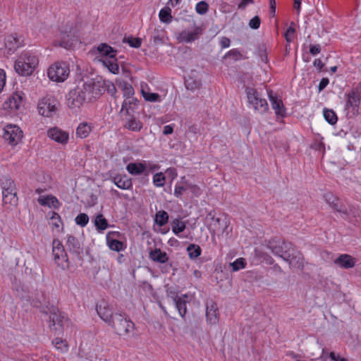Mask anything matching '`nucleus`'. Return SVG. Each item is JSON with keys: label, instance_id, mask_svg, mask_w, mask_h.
Returning <instances> with one entry per match:
<instances>
[{"label": "nucleus", "instance_id": "1", "mask_svg": "<svg viewBox=\"0 0 361 361\" xmlns=\"http://www.w3.org/2000/svg\"><path fill=\"white\" fill-rule=\"evenodd\" d=\"M39 60L37 56L33 54L24 51L16 61L15 71L20 75H30L38 65Z\"/></svg>", "mask_w": 361, "mask_h": 361}, {"label": "nucleus", "instance_id": "2", "mask_svg": "<svg viewBox=\"0 0 361 361\" xmlns=\"http://www.w3.org/2000/svg\"><path fill=\"white\" fill-rule=\"evenodd\" d=\"M0 185L2 190V201L4 205L15 207L18 204L17 188L14 180L6 176L0 177Z\"/></svg>", "mask_w": 361, "mask_h": 361}, {"label": "nucleus", "instance_id": "3", "mask_svg": "<svg viewBox=\"0 0 361 361\" xmlns=\"http://www.w3.org/2000/svg\"><path fill=\"white\" fill-rule=\"evenodd\" d=\"M115 332L119 336H126L134 329V323L126 314L116 312L110 323Z\"/></svg>", "mask_w": 361, "mask_h": 361}, {"label": "nucleus", "instance_id": "4", "mask_svg": "<svg viewBox=\"0 0 361 361\" xmlns=\"http://www.w3.org/2000/svg\"><path fill=\"white\" fill-rule=\"evenodd\" d=\"M67 100L68 106L71 109L80 108L86 100H88V95L82 80L69 92Z\"/></svg>", "mask_w": 361, "mask_h": 361}, {"label": "nucleus", "instance_id": "5", "mask_svg": "<svg viewBox=\"0 0 361 361\" xmlns=\"http://www.w3.org/2000/svg\"><path fill=\"white\" fill-rule=\"evenodd\" d=\"M82 81L88 95V101L99 97L106 91V81L102 78H87Z\"/></svg>", "mask_w": 361, "mask_h": 361}, {"label": "nucleus", "instance_id": "6", "mask_svg": "<svg viewBox=\"0 0 361 361\" xmlns=\"http://www.w3.org/2000/svg\"><path fill=\"white\" fill-rule=\"evenodd\" d=\"M281 257L295 268L303 269V257L300 251L290 243H287Z\"/></svg>", "mask_w": 361, "mask_h": 361}, {"label": "nucleus", "instance_id": "7", "mask_svg": "<svg viewBox=\"0 0 361 361\" xmlns=\"http://www.w3.org/2000/svg\"><path fill=\"white\" fill-rule=\"evenodd\" d=\"M70 73L68 65L65 62H56L47 71L49 78L54 82H61L67 79Z\"/></svg>", "mask_w": 361, "mask_h": 361}, {"label": "nucleus", "instance_id": "8", "mask_svg": "<svg viewBox=\"0 0 361 361\" xmlns=\"http://www.w3.org/2000/svg\"><path fill=\"white\" fill-rule=\"evenodd\" d=\"M52 253L54 259L57 266L65 270L69 268V261L63 245L58 239L52 243Z\"/></svg>", "mask_w": 361, "mask_h": 361}, {"label": "nucleus", "instance_id": "9", "mask_svg": "<svg viewBox=\"0 0 361 361\" xmlns=\"http://www.w3.org/2000/svg\"><path fill=\"white\" fill-rule=\"evenodd\" d=\"M65 30L60 31V39L54 41V45L66 49H71L76 42L77 39L73 32L72 25H66Z\"/></svg>", "mask_w": 361, "mask_h": 361}, {"label": "nucleus", "instance_id": "10", "mask_svg": "<svg viewBox=\"0 0 361 361\" xmlns=\"http://www.w3.org/2000/svg\"><path fill=\"white\" fill-rule=\"evenodd\" d=\"M57 101L54 97L44 98L38 104V111L44 116H51L57 111Z\"/></svg>", "mask_w": 361, "mask_h": 361}, {"label": "nucleus", "instance_id": "11", "mask_svg": "<svg viewBox=\"0 0 361 361\" xmlns=\"http://www.w3.org/2000/svg\"><path fill=\"white\" fill-rule=\"evenodd\" d=\"M23 137L20 128L15 125H8L4 128L3 137L10 145H16Z\"/></svg>", "mask_w": 361, "mask_h": 361}, {"label": "nucleus", "instance_id": "12", "mask_svg": "<svg viewBox=\"0 0 361 361\" xmlns=\"http://www.w3.org/2000/svg\"><path fill=\"white\" fill-rule=\"evenodd\" d=\"M64 317L59 312V310L53 307L52 311L49 315V327L51 330L57 331H61L63 325Z\"/></svg>", "mask_w": 361, "mask_h": 361}, {"label": "nucleus", "instance_id": "13", "mask_svg": "<svg viewBox=\"0 0 361 361\" xmlns=\"http://www.w3.org/2000/svg\"><path fill=\"white\" fill-rule=\"evenodd\" d=\"M23 45V40L16 33L8 35L5 39V47L8 50V54H13Z\"/></svg>", "mask_w": 361, "mask_h": 361}, {"label": "nucleus", "instance_id": "14", "mask_svg": "<svg viewBox=\"0 0 361 361\" xmlns=\"http://www.w3.org/2000/svg\"><path fill=\"white\" fill-rule=\"evenodd\" d=\"M47 135L51 140L62 145L66 144L69 139L68 133L57 127L50 128L47 131Z\"/></svg>", "mask_w": 361, "mask_h": 361}, {"label": "nucleus", "instance_id": "15", "mask_svg": "<svg viewBox=\"0 0 361 361\" xmlns=\"http://www.w3.org/2000/svg\"><path fill=\"white\" fill-rule=\"evenodd\" d=\"M357 259L348 254H341L336 259L334 264L340 268L349 269L355 266Z\"/></svg>", "mask_w": 361, "mask_h": 361}, {"label": "nucleus", "instance_id": "16", "mask_svg": "<svg viewBox=\"0 0 361 361\" xmlns=\"http://www.w3.org/2000/svg\"><path fill=\"white\" fill-rule=\"evenodd\" d=\"M96 310L99 317L109 325L113 320L114 313L108 307L107 303L102 302L99 305H97Z\"/></svg>", "mask_w": 361, "mask_h": 361}, {"label": "nucleus", "instance_id": "17", "mask_svg": "<svg viewBox=\"0 0 361 361\" xmlns=\"http://www.w3.org/2000/svg\"><path fill=\"white\" fill-rule=\"evenodd\" d=\"M202 34V29L200 27H195L193 31H182L178 37L180 42L190 43L197 39Z\"/></svg>", "mask_w": 361, "mask_h": 361}, {"label": "nucleus", "instance_id": "18", "mask_svg": "<svg viewBox=\"0 0 361 361\" xmlns=\"http://www.w3.org/2000/svg\"><path fill=\"white\" fill-rule=\"evenodd\" d=\"M286 244L287 242L274 238L269 241L267 247L273 254L281 257Z\"/></svg>", "mask_w": 361, "mask_h": 361}, {"label": "nucleus", "instance_id": "19", "mask_svg": "<svg viewBox=\"0 0 361 361\" xmlns=\"http://www.w3.org/2000/svg\"><path fill=\"white\" fill-rule=\"evenodd\" d=\"M172 298L180 315L182 317H184L187 313L186 304L188 302V295L185 294L182 295L181 296L175 295L174 296H172Z\"/></svg>", "mask_w": 361, "mask_h": 361}, {"label": "nucleus", "instance_id": "20", "mask_svg": "<svg viewBox=\"0 0 361 361\" xmlns=\"http://www.w3.org/2000/svg\"><path fill=\"white\" fill-rule=\"evenodd\" d=\"M218 308L214 302H211L210 303H207L206 308V317L207 320L211 324H215L219 321L218 317Z\"/></svg>", "mask_w": 361, "mask_h": 361}, {"label": "nucleus", "instance_id": "21", "mask_svg": "<svg viewBox=\"0 0 361 361\" xmlns=\"http://www.w3.org/2000/svg\"><path fill=\"white\" fill-rule=\"evenodd\" d=\"M341 214L344 215V219L353 221L360 216L361 212L357 207L349 205L348 208L344 206L341 209Z\"/></svg>", "mask_w": 361, "mask_h": 361}, {"label": "nucleus", "instance_id": "22", "mask_svg": "<svg viewBox=\"0 0 361 361\" xmlns=\"http://www.w3.org/2000/svg\"><path fill=\"white\" fill-rule=\"evenodd\" d=\"M269 100L271 104L272 109L275 111L278 116L283 117L286 114V109L281 99H278L276 97L272 94V92H269Z\"/></svg>", "mask_w": 361, "mask_h": 361}, {"label": "nucleus", "instance_id": "23", "mask_svg": "<svg viewBox=\"0 0 361 361\" xmlns=\"http://www.w3.org/2000/svg\"><path fill=\"white\" fill-rule=\"evenodd\" d=\"M113 182L119 188L129 190L132 188L133 183L130 178L126 174H118L113 178Z\"/></svg>", "mask_w": 361, "mask_h": 361}, {"label": "nucleus", "instance_id": "24", "mask_svg": "<svg viewBox=\"0 0 361 361\" xmlns=\"http://www.w3.org/2000/svg\"><path fill=\"white\" fill-rule=\"evenodd\" d=\"M149 257L151 260L161 264H164L169 261L168 255L166 252H162L160 248L150 250Z\"/></svg>", "mask_w": 361, "mask_h": 361}, {"label": "nucleus", "instance_id": "25", "mask_svg": "<svg viewBox=\"0 0 361 361\" xmlns=\"http://www.w3.org/2000/svg\"><path fill=\"white\" fill-rule=\"evenodd\" d=\"M360 97L357 90H352L348 94V100L345 106L347 109L352 108L353 110L359 107Z\"/></svg>", "mask_w": 361, "mask_h": 361}, {"label": "nucleus", "instance_id": "26", "mask_svg": "<svg viewBox=\"0 0 361 361\" xmlns=\"http://www.w3.org/2000/svg\"><path fill=\"white\" fill-rule=\"evenodd\" d=\"M324 197L325 201L331 209L338 213H341L342 208L344 207V205L339 202V200L337 197L334 196L331 193H326Z\"/></svg>", "mask_w": 361, "mask_h": 361}, {"label": "nucleus", "instance_id": "27", "mask_svg": "<svg viewBox=\"0 0 361 361\" xmlns=\"http://www.w3.org/2000/svg\"><path fill=\"white\" fill-rule=\"evenodd\" d=\"M97 52L104 56H108L109 59H115L117 51L106 43H102L97 47Z\"/></svg>", "mask_w": 361, "mask_h": 361}, {"label": "nucleus", "instance_id": "28", "mask_svg": "<svg viewBox=\"0 0 361 361\" xmlns=\"http://www.w3.org/2000/svg\"><path fill=\"white\" fill-rule=\"evenodd\" d=\"M22 101L23 97L18 93H14L5 102V108L18 110L20 108Z\"/></svg>", "mask_w": 361, "mask_h": 361}, {"label": "nucleus", "instance_id": "29", "mask_svg": "<svg viewBox=\"0 0 361 361\" xmlns=\"http://www.w3.org/2000/svg\"><path fill=\"white\" fill-rule=\"evenodd\" d=\"M67 247L71 252L76 255L77 256H80V253L82 252L80 244L78 240L73 235H68L67 240Z\"/></svg>", "mask_w": 361, "mask_h": 361}, {"label": "nucleus", "instance_id": "30", "mask_svg": "<svg viewBox=\"0 0 361 361\" xmlns=\"http://www.w3.org/2000/svg\"><path fill=\"white\" fill-rule=\"evenodd\" d=\"M93 222L98 232H102L109 226L108 221L102 214H97Z\"/></svg>", "mask_w": 361, "mask_h": 361}, {"label": "nucleus", "instance_id": "31", "mask_svg": "<svg viewBox=\"0 0 361 361\" xmlns=\"http://www.w3.org/2000/svg\"><path fill=\"white\" fill-rule=\"evenodd\" d=\"M124 127L128 130L135 132H139L142 128V123L134 116H131V117L129 119H128L125 123Z\"/></svg>", "mask_w": 361, "mask_h": 361}, {"label": "nucleus", "instance_id": "32", "mask_svg": "<svg viewBox=\"0 0 361 361\" xmlns=\"http://www.w3.org/2000/svg\"><path fill=\"white\" fill-rule=\"evenodd\" d=\"M245 92L247 97L248 102L250 104L253 106V107L255 109V106L258 104L259 100L261 99V97L259 95V93L255 88L252 87H246Z\"/></svg>", "mask_w": 361, "mask_h": 361}, {"label": "nucleus", "instance_id": "33", "mask_svg": "<svg viewBox=\"0 0 361 361\" xmlns=\"http://www.w3.org/2000/svg\"><path fill=\"white\" fill-rule=\"evenodd\" d=\"M126 169L132 175H140L144 172L146 166L142 163H130L127 165Z\"/></svg>", "mask_w": 361, "mask_h": 361}, {"label": "nucleus", "instance_id": "34", "mask_svg": "<svg viewBox=\"0 0 361 361\" xmlns=\"http://www.w3.org/2000/svg\"><path fill=\"white\" fill-rule=\"evenodd\" d=\"M205 220H206V221H208L210 223L209 229L213 227L214 232H215L217 229H219L217 226L220 224L221 219L219 218H216L215 216L214 211L209 212L207 214V215L205 218Z\"/></svg>", "mask_w": 361, "mask_h": 361}, {"label": "nucleus", "instance_id": "35", "mask_svg": "<svg viewBox=\"0 0 361 361\" xmlns=\"http://www.w3.org/2000/svg\"><path fill=\"white\" fill-rule=\"evenodd\" d=\"M169 214L164 210H160L155 214L154 221L159 226H163L169 221Z\"/></svg>", "mask_w": 361, "mask_h": 361}, {"label": "nucleus", "instance_id": "36", "mask_svg": "<svg viewBox=\"0 0 361 361\" xmlns=\"http://www.w3.org/2000/svg\"><path fill=\"white\" fill-rule=\"evenodd\" d=\"M138 100L136 98L133 97H130V99H125L122 104L121 112L123 111H126V114L127 115L130 114V110H133L132 105L137 106L138 103Z\"/></svg>", "mask_w": 361, "mask_h": 361}, {"label": "nucleus", "instance_id": "37", "mask_svg": "<svg viewBox=\"0 0 361 361\" xmlns=\"http://www.w3.org/2000/svg\"><path fill=\"white\" fill-rule=\"evenodd\" d=\"M187 251L188 252L189 257L191 259H197L202 253L201 247L196 244H190L187 247Z\"/></svg>", "mask_w": 361, "mask_h": 361}, {"label": "nucleus", "instance_id": "38", "mask_svg": "<svg viewBox=\"0 0 361 361\" xmlns=\"http://www.w3.org/2000/svg\"><path fill=\"white\" fill-rule=\"evenodd\" d=\"M171 226L173 233L176 235H178V234L183 232L186 228L185 222L179 219H173L171 222Z\"/></svg>", "mask_w": 361, "mask_h": 361}, {"label": "nucleus", "instance_id": "39", "mask_svg": "<svg viewBox=\"0 0 361 361\" xmlns=\"http://www.w3.org/2000/svg\"><path fill=\"white\" fill-rule=\"evenodd\" d=\"M323 115L325 120L331 125H334L338 121V117L336 113L329 109L324 108L323 110Z\"/></svg>", "mask_w": 361, "mask_h": 361}, {"label": "nucleus", "instance_id": "40", "mask_svg": "<svg viewBox=\"0 0 361 361\" xmlns=\"http://www.w3.org/2000/svg\"><path fill=\"white\" fill-rule=\"evenodd\" d=\"M116 61L117 59L116 58L112 59H109L103 61V63L111 73L118 74L119 72V66Z\"/></svg>", "mask_w": 361, "mask_h": 361}, {"label": "nucleus", "instance_id": "41", "mask_svg": "<svg viewBox=\"0 0 361 361\" xmlns=\"http://www.w3.org/2000/svg\"><path fill=\"white\" fill-rule=\"evenodd\" d=\"M38 202L42 206L51 207L52 205L54 207H56L55 204H59L58 200L52 195L47 197L41 196L38 198Z\"/></svg>", "mask_w": 361, "mask_h": 361}, {"label": "nucleus", "instance_id": "42", "mask_svg": "<svg viewBox=\"0 0 361 361\" xmlns=\"http://www.w3.org/2000/svg\"><path fill=\"white\" fill-rule=\"evenodd\" d=\"M160 20L164 23H169L172 20L171 10L169 7H165L159 11Z\"/></svg>", "mask_w": 361, "mask_h": 361}, {"label": "nucleus", "instance_id": "43", "mask_svg": "<svg viewBox=\"0 0 361 361\" xmlns=\"http://www.w3.org/2000/svg\"><path fill=\"white\" fill-rule=\"evenodd\" d=\"M90 127L87 123H80L76 129V135L80 138H85L90 133Z\"/></svg>", "mask_w": 361, "mask_h": 361}, {"label": "nucleus", "instance_id": "44", "mask_svg": "<svg viewBox=\"0 0 361 361\" xmlns=\"http://www.w3.org/2000/svg\"><path fill=\"white\" fill-rule=\"evenodd\" d=\"M119 86L123 90V96L125 97L130 99V97H133L135 92L133 86L127 82H123V83H121Z\"/></svg>", "mask_w": 361, "mask_h": 361}, {"label": "nucleus", "instance_id": "45", "mask_svg": "<svg viewBox=\"0 0 361 361\" xmlns=\"http://www.w3.org/2000/svg\"><path fill=\"white\" fill-rule=\"evenodd\" d=\"M52 343L55 345V347L58 350H60L62 353L68 351V342L66 340H63L59 338H56Z\"/></svg>", "mask_w": 361, "mask_h": 361}, {"label": "nucleus", "instance_id": "46", "mask_svg": "<svg viewBox=\"0 0 361 361\" xmlns=\"http://www.w3.org/2000/svg\"><path fill=\"white\" fill-rule=\"evenodd\" d=\"M108 245L109 248L114 251L120 252L124 249L123 243L118 240L112 239L108 240Z\"/></svg>", "mask_w": 361, "mask_h": 361}, {"label": "nucleus", "instance_id": "47", "mask_svg": "<svg viewBox=\"0 0 361 361\" xmlns=\"http://www.w3.org/2000/svg\"><path fill=\"white\" fill-rule=\"evenodd\" d=\"M245 259L242 257H240L233 262L230 263V267H231L233 271H239L240 269L245 268Z\"/></svg>", "mask_w": 361, "mask_h": 361}, {"label": "nucleus", "instance_id": "48", "mask_svg": "<svg viewBox=\"0 0 361 361\" xmlns=\"http://www.w3.org/2000/svg\"><path fill=\"white\" fill-rule=\"evenodd\" d=\"M123 42L128 43L131 47L139 48L141 46L142 39L139 37H124Z\"/></svg>", "mask_w": 361, "mask_h": 361}, {"label": "nucleus", "instance_id": "49", "mask_svg": "<svg viewBox=\"0 0 361 361\" xmlns=\"http://www.w3.org/2000/svg\"><path fill=\"white\" fill-rule=\"evenodd\" d=\"M75 221L77 225L84 227L89 222V216L85 213H80L75 217Z\"/></svg>", "mask_w": 361, "mask_h": 361}, {"label": "nucleus", "instance_id": "50", "mask_svg": "<svg viewBox=\"0 0 361 361\" xmlns=\"http://www.w3.org/2000/svg\"><path fill=\"white\" fill-rule=\"evenodd\" d=\"M195 11L200 15H204L209 11V4L205 1H200L195 6Z\"/></svg>", "mask_w": 361, "mask_h": 361}, {"label": "nucleus", "instance_id": "51", "mask_svg": "<svg viewBox=\"0 0 361 361\" xmlns=\"http://www.w3.org/2000/svg\"><path fill=\"white\" fill-rule=\"evenodd\" d=\"M153 183L157 187L164 186L165 183V176L162 173H157L153 177Z\"/></svg>", "mask_w": 361, "mask_h": 361}, {"label": "nucleus", "instance_id": "52", "mask_svg": "<svg viewBox=\"0 0 361 361\" xmlns=\"http://www.w3.org/2000/svg\"><path fill=\"white\" fill-rule=\"evenodd\" d=\"M185 84L186 88L190 90L199 89L201 85L200 82L197 81L192 78H190L189 80H185Z\"/></svg>", "mask_w": 361, "mask_h": 361}, {"label": "nucleus", "instance_id": "53", "mask_svg": "<svg viewBox=\"0 0 361 361\" xmlns=\"http://www.w3.org/2000/svg\"><path fill=\"white\" fill-rule=\"evenodd\" d=\"M143 97L146 101L148 102H157L160 97V95L157 93H149L142 90Z\"/></svg>", "mask_w": 361, "mask_h": 361}, {"label": "nucleus", "instance_id": "54", "mask_svg": "<svg viewBox=\"0 0 361 361\" xmlns=\"http://www.w3.org/2000/svg\"><path fill=\"white\" fill-rule=\"evenodd\" d=\"M269 106L268 104L266 99L261 98L258 104L255 106V110H257L260 111L261 113L265 112L268 110Z\"/></svg>", "mask_w": 361, "mask_h": 361}, {"label": "nucleus", "instance_id": "55", "mask_svg": "<svg viewBox=\"0 0 361 361\" xmlns=\"http://www.w3.org/2000/svg\"><path fill=\"white\" fill-rule=\"evenodd\" d=\"M260 18L259 16H255L249 22V26L254 30L258 29L260 26Z\"/></svg>", "mask_w": 361, "mask_h": 361}, {"label": "nucleus", "instance_id": "56", "mask_svg": "<svg viewBox=\"0 0 361 361\" xmlns=\"http://www.w3.org/2000/svg\"><path fill=\"white\" fill-rule=\"evenodd\" d=\"M232 57L233 59H234L235 60H238L239 59L241 56H242V54H240V52L238 50V49H231L230 50L225 56V57Z\"/></svg>", "mask_w": 361, "mask_h": 361}, {"label": "nucleus", "instance_id": "57", "mask_svg": "<svg viewBox=\"0 0 361 361\" xmlns=\"http://www.w3.org/2000/svg\"><path fill=\"white\" fill-rule=\"evenodd\" d=\"M106 90L113 97L115 96L116 92V88L115 85L109 81H106Z\"/></svg>", "mask_w": 361, "mask_h": 361}, {"label": "nucleus", "instance_id": "58", "mask_svg": "<svg viewBox=\"0 0 361 361\" xmlns=\"http://www.w3.org/2000/svg\"><path fill=\"white\" fill-rule=\"evenodd\" d=\"M187 190V188L180 185H176L174 190V195L178 198H181L183 193Z\"/></svg>", "mask_w": 361, "mask_h": 361}, {"label": "nucleus", "instance_id": "59", "mask_svg": "<svg viewBox=\"0 0 361 361\" xmlns=\"http://www.w3.org/2000/svg\"><path fill=\"white\" fill-rule=\"evenodd\" d=\"M6 84V74L4 70H0V92L2 91Z\"/></svg>", "mask_w": 361, "mask_h": 361}, {"label": "nucleus", "instance_id": "60", "mask_svg": "<svg viewBox=\"0 0 361 361\" xmlns=\"http://www.w3.org/2000/svg\"><path fill=\"white\" fill-rule=\"evenodd\" d=\"M321 51V47L319 44H316V45H310V53L312 54V55H317V54H319V52Z\"/></svg>", "mask_w": 361, "mask_h": 361}, {"label": "nucleus", "instance_id": "61", "mask_svg": "<svg viewBox=\"0 0 361 361\" xmlns=\"http://www.w3.org/2000/svg\"><path fill=\"white\" fill-rule=\"evenodd\" d=\"M329 80L327 78H323L318 86L319 92L322 91L329 84Z\"/></svg>", "mask_w": 361, "mask_h": 361}, {"label": "nucleus", "instance_id": "62", "mask_svg": "<svg viewBox=\"0 0 361 361\" xmlns=\"http://www.w3.org/2000/svg\"><path fill=\"white\" fill-rule=\"evenodd\" d=\"M231 40L226 37H222L220 41V44L222 48H226L230 46Z\"/></svg>", "mask_w": 361, "mask_h": 361}, {"label": "nucleus", "instance_id": "63", "mask_svg": "<svg viewBox=\"0 0 361 361\" xmlns=\"http://www.w3.org/2000/svg\"><path fill=\"white\" fill-rule=\"evenodd\" d=\"M253 1L254 0H241V1L238 6V9L244 10L248 4L253 3Z\"/></svg>", "mask_w": 361, "mask_h": 361}, {"label": "nucleus", "instance_id": "64", "mask_svg": "<svg viewBox=\"0 0 361 361\" xmlns=\"http://www.w3.org/2000/svg\"><path fill=\"white\" fill-rule=\"evenodd\" d=\"M329 357L334 361H348L344 357H341L339 355H336L334 352L330 353Z\"/></svg>", "mask_w": 361, "mask_h": 361}]
</instances>
